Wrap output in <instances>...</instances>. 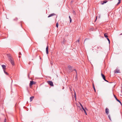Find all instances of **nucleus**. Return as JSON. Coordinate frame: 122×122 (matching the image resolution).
I'll use <instances>...</instances> for the list:
<instances>
[{
	"label": "nucleus",
	"mask_w": 122,
	"mask_h": 122,
	"mask_svg": "<svg viewBox=\"0 0 122 122\" xmlns=\"http://www.w3.org/2000/svg\"><path fill=\"white\" fill-rule=\"evenodd\" d=\"M80 104V106H81V107H82V108L83 107V106L82 105L81 103H79Z\"/></svg>",
	"instance_id": "28"
},
{
	"label": "nucleus",
	"mask_w": 122,
	"mask_h": 122,
	"mask_svg": "<svg viewBox=\"0 0 122 122\" xmlns=\"http://www.w3.org/2000/svg\"><path fill=\"white\" fill-rule=\"evenodd\" d=\"M56 15V14L54 13H53L51 14H50V15H49L48 17H51L52 16H53L54 15Z\"/></svg>",
	"instance_id": "8"
},
{
	"label": "nucleus",
	"mask_w": 122,
	"mask_h": 122,
	"mask_svg": "<svg viewBox=\"0 0 122 122\" xmlns=\"http://www.w3.org/2000/svg\"><path fill=\"white\" fill-rule=\"evenodd\" d=\"M18 20V18H16L14 19V20L17 21Z\"/></svg>",
	"instance_id": "23"
},
{
	"label": "nucleus",
	"mask_w": 122,
	"mask_h": 122,
	"mask_svg": "<svg viewBox=\"0 0 122 122\" xmlns=\"http://www.w3.org/2000/svg\"><path fill=\"white\" fill-rule=\"evenodd\" d=\"M46 52L47 54H48V46H47L46 48Z\"/></svg>",
	"instance_id": "11"
},
{
	"label": "nucleus",
	"mask_w": 122,
	"mask_h": 122,
	"mask_svg": "<svg viewBox=\"0 0 122 122\" xmlns=\"http://www.w3.org/2000/svg\"><path fill=\"white\" fill-rule=\"evenodd\" d=\"M87 39H85V40H84V42H85V41H86Z\"/></svg>",
	"instance_id": "36"
},
{
	"label": "nucleus",
	"mask_w": 122,
	"mask_h": 122,
	"mask_svg": "<svg viewBox=\"0 0 122 122\" xmlns=\"http://www.w3.org/2000/svg\"><path fill=\"white\" fill-rule=\"evenodd\" d=\"M85 109H86V110H87V108L86 107H85Z\"/></svg>",
	"instance_id": "38"
},
{
	"label": "nucleus",
	"mask_w": 122,
	"mask_h": 122,
	"mask_svg": "<svg viewBox=\"0 0 122 122\" xmlns=\"http://www.w3.org/2000/svg\"><path fill=\"white\" fill-rule=\"evenodd\" d=\"M35 82L33 81H30V83L29 85L30 86H32L33 84H35Z\"/></svg>",
	"instance_id": "5"
},
{
	"label": "nucleus",
	"mask_w": 122,
	"mask_h": 122,
	"mask_svg": "<svg viewBox=\"0 0 122 122\" xmlns=\"http://www.w3.org/2000/svg\"><path fill=\"white\" fill-rule=\"evenodd\" d=\"M58 23H57L56 25V27L58 28Z\"/></svg>",
	"instance_id": "26"
},
{
	"label": "nucleus",
	"mask_w": 122,
	"mask_h": 122,
	"mask_svg": "<svg viewBox=\"0 0 122 122\" xmlns=\"http://www.w3.org/2000/svg\"><path fill=\"white\" fill-rule=\"evenodd\" d=\"M122 35V33H121L120 35Z\"/></svg>",
	"instance_id": "39"
},
{
	"label": "nucleus",
	"mask_w": 122,
	"mask_h": 122,
	"mask_svg": "<svg viewBox=\"0 0 122 122\" xmlns=\"http://www.w3.org/2000/svg\"><path fill=\"white\" fill-rule=\"evenodd\" d=\"M82 108V109L84 111V113H85L86 115H87V114L85 109L83 107V108Z\"/></svg>",
	"instance_id": "14"
},
{
	"label": "nucleus",
	"mask_w": 122,
	"mask_h": 122,
	"mask_svg": "<svg viewBox=\"0 0 122 122\" xmlns=\"http://www.w3.org/2000/svg\"><path fill=\"white\" fill-rule=\"evenodd\" d=\"M34 98V96H32L30 97V102H31L32 101Z\"/></svg>",
	"instance_id": "15"
},
{
	"label": "nucleus",
	"mask_w": 122,
	"mask_h": 122,
	"mask_svg": "<svg viewBox=\"0 0 122 122\" xmlns=\"http://www.w3.org/2000/svg\"><path fill=\"white\" fill-rule=\"evenodd\" d=\"M73 13L75 15H76V12L74 10H73Z\"/></svg>",
	"instance_id": "25"
},
{
	"label": "nucleus",
	"mask_w": 122,
	"mask_h": 122,
	"mask_svg": "<svg viewBox=\"0 0 122 122\" xmlns=\"http://www.w3.org/2000/svg\"><path fill=\"white\" fill-rule=\"evenodd\" d=\"M69 19L71 18V17L70 16H69Z\"/></svg>",
	"instance_id": "37"
},
{
	"label": "nucleus",
	"mask_w": 122,
	"mask_h": 122,
	"mask_svg": "<svg viewBox=\"0 0 122 122\" xmlns=\"http://www.w3.org/2000/svg\"><path fill=\"white\" fill-rule=\"evenodd\" d=\"M118 0V2L117 4V5H118L119 4H120V3H121V0Z\"/></svg>",
	"instance_id": "19"
},
{
	"label": "nucleus",
	"mask_w": 122,
	"mask_h": 122,
	"mask_svg": "<svg viewBox=\"0 0 122 122\" xmlns=\"http://www.w3.org/2000/svg\"><path fill=\"white\" fill-rule=\"evenodd\" d=\"M47 82L51 86H54L53 82L51 81H47Z\"/></svg>",
	"instance_id": "2"
},
{
	"label": "nucleus",
	"mask_w": 122,
	"mask_h": 122,
	"mask_svg": "<svg viewBox=\"0 0 122 122\" xmlns=\"http://www.w3.org/2000/svg\"><path fill=\"white\" fill-rule=\"evenodd\" d=\"M2 67L3 69V70H5V69L6 68V66L5 65H2Z\"/></svg>",
	"instance_id": "13"
},
{
	"label": "nucleus",
	"mask_w": 122,
	"mask_h": 122,
	"mask_svg": "<svg viewBox=\"0 0 122 122\" xmlns=\"http://www.w3.org/2000/svg\"><path fill=\"white\" fill-rule=\"evenodd\" d=\"M93 89L95 91V92H96V90H95V87H94V84H93Z\"/></svg>",
	"instance_id": "21"
},
{
	"label": "nucleus",
	"mask_w": 122,
	"mask_h": 122,
	"mask_svg": "<svg viewBox=\"0 0 122 122\" xmlns=\"http://www.w3.org/2000/svg\"><path fill=\"white\" fill-rule=\"evenodd\" d=\"M6 118H5L4 120V122H6Z\"/></svg>",
	"instance_id": "30"
},
{
	"label": "nucleus",
	"mask_w": 122,
	"mask_h": 122,
	"mask_svg": "<svg viewBox=\"0 0 122 122\" xmlns=\"http://www.w3.org/2000/svg\"><path fill=\"white\" fill-rule=\"evenodd\" d=\"M107 39L108 40V41L109 43V44L110 43V40L109 39V38L107 37Z\"/></svg>",
	"instance_id": "24"
},
{
	"label": "nucleus",
	"mask_w": 122,
	"mask_h": 122,
	"mask_svg": "<svg viewBox=\"0 0 122 122\" xmlns=\"http://www.w3.org/2000/svg\"><path fill=\"white\" fill-rule=\"evenodd\" d=\"M104 81H107V82H108V81H107V80H106V79H105V80H104Z\"/></svg>",
	"instance_id": "33"
},
{
	"label": "nucleus",
	"mask_w": 122,
	"mask_h": 122,
	"mask_svg": "<svg viewBox=\"0 0 122 122\" xmlns=\"http://www.w3.org/2000/svg\"><path fill=\"white\" fill-rule=\"evenodd\" d=\"M68 67L69 68V72H71L73 71V70L72 69V67L70 65L68 66Z\"/></svg>",
	"instance_id": "3"
},
{
	"label": "nucleus",
	"mask_w": 122,
	"mask_h": 122,
	"mask_svg": "<svg viewBox=\"0 0 122 122\" xmlns=\"http://www.w3.org/2000/svg\"><path fill=\"white\" fill-rule=\"evenodd\" d=\"M104 36L106 38L108 37V36H107V33H106L104 34Z\"/></svg>",
	"instance_id": "17"
},
{
	"label": "nucleus",
	"mask_w": 122,
	"mask_h": 122,
	"mask_svg": "<svg viewBox=\"0 0 122 122\" xmlns=\"http://www.w3.org/2000/svg\"><path fill=\"white\" fill-rule=\"evenodd\" d=\"M108 117L109 119H110V120H111V118L110 116V115H108Z\"/></svg>",
	"instance_id": "27"
},
{
	"label": "nucleus",
	"mask_w": 122,
	"mask_h": 122,
	"mask_svg": "<svg viewBox=\"0 0 122 122\" xmlns=\"http://www.w3.org/2000/svg\"><path fill=\"white\" fill-rule=\"evenodd\" d=\"M97 16H96V19H95V21H96V20H97Z\"/></svg>",
	"instance_id": "31"
},
{
	"label": "nucleus",
	"mask_w": 122,
	"mask_h": 122,
	"mask_svg": "<svg viewBox=\"0 0 122 122\" xmlns=\"http://www.w3.org/2000/svg\"><path fill=\"white\" fill-rule=\"evenodd\" d=\"M107 2V1L106 0H105L104 1H101V3L102 5H103L104 4L106 3Z\"/></svg>",
	"instance_id": "9"
},
{
	"label": "nucleus",
	"mask_w": 122,
	"mask_h": 122,
	"mask_svg": "<svg viewBox=\"0 0 122 122\" xmlns=\"http://www.w3.org/2000/svg\"><path fill=\"white\" fill-rule=\"evenodd\" d=\"M19 55H21V52H19Z\"/></svg>",
	"instance_id": "32"
},
{
	"label": "nucleus",
	"mask_w": 122,
	"mask_h": 122,
	"mask_svg": "<svg viewBox=\"0 0 122 122\" xmlns=\"http://www.w3.org/2000/svg\"><path fill=\"white\" fill-rule=\"evenodd\" d=\"M20 56H19V57L20 58Z\"/></svg>",
	"instance_id": "40"
},
{
	"label": "nucleus",
	"mask_w": 122,
	"mask_h": 122,
	"mask_svg": "<svg viewBox=\"0 0 122 122\" xmlns=\"http://www.w3.org/2000/svg\"><path fill=\"white\" fill-rule=\"evenodd\" d=\"M100 18V15H99V16H98V18Z\"/></svg>",
	"instance_id": "35"
},
{
	"label": "nucleus",
	"mask_w": 122,
	"mask_h": 122,
	"mask_svg": "<svg viewBox=\"0 0 122 122\" xmlns=\"http://www.w3.org/2000/svg\"><path fill=\"white\" fill-rule=\"evenodd\" d=\"M114 96L115 97V98L116 99V100L118 102H119L121 104V102L119 100H118L117 98L115 96V95H114Z\"/></svg>",
	"instance_id": "12"
},
{
	"label": "nucleus",
	"mask_w": 122,
	"mask_h": 122,
	"mask_svg": "<svg viewBox=\"0 0 122 122\" xmlns=\"http://www.w3.org/2000/svg\"><path fill=\"white\" fill-rule=\"evenodd\" d=\"M66 41L65 40V39H63V41L62 42V45H65V43H66Z\"/></svg>",
	"instance_id": "7"
},
{
	"label": "nucleus",
	"mask_w": 122,
	"mask_h": 122,
	"mask_svg": "<svg viewBox=\"0 0 122 122\" xmlns=\"http://www.w3.org/2000/svg\"><path fill=\"white\" fill-rule=\"evenodd\" d=\"M7 56L8 57L9 60L11 63V64L14 66V65L13 59L12 58L10 54H7Z\"/></svg>",
	"instance_id": "1"
},
{
	"label": "nucleus",
	"mask_w": 122,
	"mask_h": 122,
	"mask_svg": "<svg viewBox=\"0 0 122 122\" xmlns=\"http://www.w3.org/2000/svg\"><path fill=\"white\" fill-rule=\"evenodd\" d=\"M78 42V43L79 42V40H78V41H77L76 42Z\"/></svg>",
	"instance_id": "34"
},
{
	"label": "nucleus",
	"mask_w": 122,
	"mask_h": 122,
	"mask_svg": "<svg viewBox=\"0 0 122 122\" xmlns=\"http://www.w3.org/2000/svg\"><path fill=\"white\" fill-rule=\"evenodd\" d=\"M4 72L6 74V75H8V73L6 72L5 71V70H4Z\"/></svg>",
	"instance_id": "22"
},
{
	"label": "nucleus",
	"mask_w": 122,
	"mask_h": 122,
	"mask_svg": "<svg viewBox=\"0 0 122 122\" xmlns=\"http://www.w3.org/2000/svg\"><path fill=\"white\" fill-rule=\"evenodd\" d=\"M74 97L75 99V100L76 99V93L75 91H74Z\"/></svg>",
	"instance_id": "20"
},
{
	"label": "nucleus",
	"mask_w": 122,
	"mask_h": 122,
	"mask_svg": "<svg viewBox=\"0 0 122 122\" xmlns=\"http://www.w3.org/2000/svg\"><path fill=\"white\" fill-rule=\"evenodd\" d=\"M101 76H102V77L103 79L104 80H105V79H106L105 76L104 74H102V73H101Z\"/></svg>",
	"instance_id": "10"
},
{
	"label": "nucleus",
	"mask_w": 122,
	"mask_h": 122,
	"mask_svg": "<svg viewBox=\"0 0 122 122\" xmlns=\"http://www.w3.org/2000/svg\"><path fill=\"white\" fill-rule=\"evenodd\" d=\"M96 50L97 51H101L102 50V47L100 46H99L97 47Z\"/></svg>",
	"instance_id": "4"
},
{
	"label": "nucleus",
	"mask_w": 122,
	"mask_h": 122,
	"mask_svg": "<svg viewBox=\"0 0 122 122\" xmlns=\"http://www.w3.org/2000/svg\"><path fill=\"white\" fill-rule=\"evenodd\" d=\"M92 29H93V28H92Z\"/></svg>",
	"instance_id": "42"
},
{
	"label": "nucleus",
	"mask_w": 122,
	"mask_h": 122,
	"mask_svg": "<svg viewBox=\"0 0 122 122\" xmlns=\"http://www.w3.org/2000/svg\"><path fill=\"white\" fill-rule=\"evenodd\" d=\"M105 112L106 114H108L109 113V110L108 108H106L105 109Z\"/></svg>",
	"instance_id": "6"
},
{
	"label": "nucleus",
	"mask_w": 122,
	"mask_h": 122,
	"mask_svg": "<svg viewBox=\"0 0 122 122\" xmlns=\"http://www.w3.org/2000/svg\"><path fill=\"white\" fill-rule=\"evenodd\" d=\"M69 19H70V23H71V21H72V19H71V18Z\"/></svg>",
	"instance_id": "29"
},
{
	"label": "nucleus",
	"mask_w": 122,
	"mask_h": 122,
	"mask_svg": "<svg viewBox=\"0 0 122 122\" xmlns=\"http://www.w3.org/2000/svg\"><path fill=\"white\" fill-rule=\"evenodd\" d=\"M40 59H41V57H40Z\"/></svg>",
	"instance_id": "41"
},
{
	"label": "nucleus",
	"mask_w": 122,
	"mask_h": 122,
	"mask_svg": "<svg viewBox=\"0 0 122 122\" xmlns=\"http://www.w3.org/2000/svg\"><path fill=\"white\" fill-rule=\"evenodd\" d=\"M74 70L76 72V78L77 77V71L75 69H74Z\"/></svg>",
	"instance_id": "18"
},
{
	"label": "nucleus",
	"mask_w": 122,
	"mask_h": 122,
	"mask_svg": "<svg viewBox=\"0 0 122 122\" xmlns=\"http://www.w3.org/2000/svg\"><path fill=\"white\" fill-rule=\"evenodd\" d=\"M119 70L117 69L115 71V73H117L119 72Z\"/></svg>",
	"instance_id": "16"
}]
</instances>
